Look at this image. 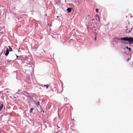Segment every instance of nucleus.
Listing matches in <instances>:
<instances>
[{
    "instance_id": "nucleus-1",
    "label": "nucleus",
    "mask_w": 133,
    "mask_h": 133,
    "mask_svg": "<svg viewBox=\"0 0 133 133\" xmlns=\"http://www.w3.org/2000/svg\"><path fill=\"white\" fill-rule=\"evenodd\" d=\"M121 39L124 41H129V43H133V37H123L121 38Z\"/></svg>"
},
{
    "instance_id": "nucleus-2",
    "label": "nucleus",
    "mask_w": 133,
    "mask_h": 133,
    "mask_svg": "<svg viewBox=\"0 0 133 133\" xmlns=\"http://www.w3.org/2000/svg\"><path fill=\"white\" fill-rule=\"evenodd\" d=\"M9 50L8 48H7L6 53L5 54V55L7 56L9 54Z\"/></svg>"
},
{
    "instance_id": "nucleus-3",
    "label": "nucleus",
    "mask_w": 133,
    "mask_h": 133,
    "mask_svg": "<svg viewBox=\"0 0 133 133\" xmlns=\"http://www.w3.org/2000/svg\"><path fill=\"white\" fill-rule=\"evenodd\" d=\"M72 8H68L67 9V11L68 12H70L71 11Z\"/></svg>"
},
{
    "instance_id": "nucleus-4",
    "label": "nucleus",
    "mask_w": 133,
    "mask_h": 133,
    "mask_svg": "<svg viewBox=\"0 0 133 133\" xmlns=\"http://www.w3.org/2000/svg\"><path fill=\"white\" fill-rule=\"evenodd\" d=\"M3 104H2L1 105V106H0V110H1L3 108Z\"/></svg>"
},
{
    "instance_id": "nucleus-5",
    "label": "nucleus",
    "mask_w": 133,
    "mask_h": 133,
    "mask_svg": "<svg viewBox=\"0 0 133 133\" xmlns=\"http://www.w3.org/2000/svg\"><path fill=\"white\" fill-rule=\"evenodd\" d=\"M34 108H31L30 110V112L32 113V110H33Z\"/></svg>"
},
{
    "instance_id": "nucleus-6",
    "label": "nucleus",
    "mask_w": 133,
    "mask_h": 133,
    "mask_svg": "<svg viewBox=\"0 0 133 133\" xmlns=\"http://www.w3.org/2000/svg\"><path fill=\"white\" fill-rule=\"evenodd\" d=\"M44 87H46V88L48 89V87H49V85L47 84L46 85H44Z\"/></svg>"
},
{
    "instance_id": "nucleus-7",
    "label": "nucleus",
    "mask_w": 133,
    "mask_h": 133,
    "mask_svg": "<svg viewBox=\"0 0 133 133\" xmlns=\"http://www.w3.org/2000/svg\"><path fill=\"white\" fill-rule=\"evenodd\" d=\"M97 17L98 19V21H100V19H99V17L98 16V15H97L96 16V18H97ZM96 19H97V18H96Z\"/></svg>"
},
{
    "instance_id": "nucleus-8",
    "label": "nucleus",
    "mask_w": 133,
    "mask_h": 133,
    "mask_svg": "<svg viewBox=\"0 0 133 133\" xmlns=\"http://www.w3.org/2000/svg\"><path fill=\"white\" fill-rule=\"evenodd\" d=\"M9 48L10 51H12V48L10 46H9Z\"/></svg>"
},
{
    "instance_id": "nucleus-9",
    "label": "nucleus",
    "mask_w": 133,
    "mask_h": 133,
    "mask_svg": "<svg viewBox=\"0 0 133 133\" xmlns=\"http://www.w3.org/2000/svg\"><path fill=\"white\" fill-rule=\"evenodd\" d=\"M126 48L127 49H129V51L130 52V50H131V48H128V46H127Z\"/></svg>"
},
{
    "instance_id": "nucleus-10",
    "label": "nucleus",
    "mask_w": 133,
    "mask_h": 133,
    "mask_svg": "<svg viewBox=\"0 0 133 133\" xmlns=\"http://www.w3.org/2000/svg\"><path fill=\"white\" fill-rule=\"evenodd\" d=\"M132 30V29L131 28L130 30H129L128 31H127V32H128V33H130V32H131V30Z\"/></svg>"
},
{
    "instance_id": "nucleus-11",
    "label": "nucleus",
    "mask_w": 133,
    "mask_h": 133,
    "mask_svg": "<svg viewBox=\"0 0 133 133\" xmlns=\"http://www.w3.org/2000/svg\"><path fill=\"white\" fill-rule=\"evenodd\" d=\"M98 9H96V12L98 13Z\"/></svg>"
},
{
    "instance_id": "nucleus-12",
    "label": "nucleus",
    "mask_w": 133,
    "mask_h": 133,
    "mask_svg": "<svg viewBox=\"0 0 133 133\" xmlns=\"http://www.w3.org/2000/svg\"><path fill=\"white\" fill-rule=\"evenodd\" d=\"M131 67L132 68H133V63L132 65L131 66Z\"/></svg>"
},
{
    "instance_id": "nucleus-13",
    "label": "nucleus",
    "mask_w": 133,
    "mask_h": 133,
    "mask_svg": "<svg viewBox=\"0 0 133 133\" xmlns=\"http://www.w3.org/2000/svg\"><path fill=\"white\" fill-rule=\"evenodd\" d=\"M37 104L38 105H39V102H38Z\"/></svg>"
},
{
    "instance_id": "nucleus-14",
    "label": "nucleus",
    "mask_w": 133,
    "mask_h": 133,
    "mask_svg": "<svg viewBox=\"0 0 133 133\" xmlns=\"http://www.w3.org/2000/svg\"><path fill=\"white\" fill-rule=\"evenodd\" d=\"M96 39H97L96 37H95V41H96Z\"/></svg>"
},
{
    "instance_id": "nucleus-15",
    "label": "nucleus",
    "mask_w": 133,
    "mask_h": 133,
    "mask_svg": "<svg viewBox=\"0 0 133 133\" xmlns=\"http://www.w3.org/2000/svg\"><path fill=\"white\" fill-rule=\"evenodd\" d=\"M16 56H17V57L18 58V56H17V55H16Z\"/></svg>"
},
{
    "instance_id": "nucleus-16",
    "label": "nucleus",
    "mask_w": 133,
    "mask_h": 133,
    "mask_svg": "<svg viewBox=\"0 0 133 133\" xmlns=\"http://www.w3.org/2000/svg\"><path fill=\"white\" fill-rule=\"evenodd\" d=\"M57 127H58L59 128H60V127H59V126H57Z\"/></svg>"
},
{
    "instance_id": "nucleus-17",
    "label": "nucleus",
    "mask_w": 133,
    "mask_h": 133,
    "mask_svg": "<svg viewBox=\"0 0 133 133\" xmlns=\"http://www.w3.org/2000/svg\"><path fill=\"white\" fill-rule=\"evenodd\" d=\"M18 51V52H19V50Z\"/></svg>"
}]
</instances>
